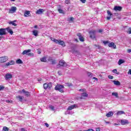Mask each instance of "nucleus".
I'll use <instances>...</instances> for the list:
<instances>
[{"label": "nucleus", "mask_w": 131, "mask_h": 131, "mask_svg": "<svg viewBox=\"0 0 131 131\" xmlns=\"http://www.w3.org/2000/svg\"><path fill=\"white\" fill-rule=\"evenodd\" d=\"M64 85L62 84H57L55 87V91H58V92H60V93H64Z\"/></svg>", "instance_id": "1"}, {"label": "nucleus", "mask_w": 131, "mask_h": 131, "mask_svg": "<svg viewBox=\"0 0 131 131\" xmlns=\"http://www.w3.org/2000/svg\"><path fill=\"white\" fill-rule=\"evenodd\" d=\"M6 31H7V32L9 33H13V31L10 28H7L6 29H0V33H7Z\"/></svg>", "instance_id": "2"}, {"label": "nucleus", "mask_w": 131, "mask_h": 131, "mask_svg": "<svg viewBox=\"0 0 131 131\" xmlns=\"http://www.w3.org/2000/svg\"><path fill=\"white\" fill-rule=\"evenodd\" d=\"M53 85H52L51 82H49V83H45L43 84V88L45 90H47L48 89H51Z\"/></svg>", "instance_id": "3"}, {"label": "nucleus", "mask_w": 131, "mask_h": 131, "mask_svg": "<svg viewBox=\"0 0 131 131\" xmlns=\"http://www.w3.org/2000/svg\"><path fill=\"white\" fill-rule=\"evenodd\" d=\"M54 40L56 43H58L62 47H65V43H64V41L61 40H57V39H54Z\"/></svg>", "instance_id": "4"}, {"label": "nucleus", "mask_w": 131, "mask_h": 131, "mask_svg": "<svg viewBox=\"0 0 131 131\" xmlns=\"http://www.w3.org/2000/svg\"><path fill=\"white\" fill-rule=\"evenodd\" d=\"M9 14H13V13H15L17 11V7H12L11 9H9Z\"/></svg>", "instance_id": "5"}, {"label": "nucleus", "mask_w": 131, "mask_h": 131, "mask_svg": "<svg viewBox=\"0 0 131 131\" xmlns=\"http://www.w3.org/2000/svg\"><path fill=\"white\" fill-rule=\"evenodd\" d=\"M7 56H3L0 57V63H5V62H7L8 61Z\"/></svg>", "instance_id": "6"}, {"label": "nucleus", "mask_w": 131, "mask_h": 131, "mask_svg": "<svg viewBox=\"0 0 131 131\" xmlns=\"http://www.w3.org/2000/svg\"><path fill=\"white\" fill-rule=\"evenodd\" d=\"M97 32H99V33H101L103 32V29H100L98 31L95 30H91L89 32V33H97Z\"/></svg>", "instance_id": "7"}, {"label": "nucleus", "mask_w": 131, "mask_h": 131, "mask_svg": "<svg viewBox=\"0 0 131 131\" xmlns=\"http://www.w3.org/2000/svg\"><path fill=\"white\" fill-rule=\"evenodd\" d=\"M60 66H63V67H67V63L63 60H61L59 62Z\"/></svg>", "instance_id": "8"}, {"label": "nucleus", "mask_w": 131, "mask_h": 131, "mask_svg": "<svg viewBox=\"0 0 131 131\" xmlns=\"http://www.w3.org/2000/svg\"><path fill=\"white\" fill-rule=\"evenodd\" d=\"M13 77V76L11 74L7 73L5 76V79L8 80V79H11Z\"/></svg>", "instance_id": "9"}, {"label": "nucleus", "mask_w": 131, "mask_h": 131, "mask_svg": "<svg viewBox=\"0 0 131 131\" xmlns=\"http://www.w3.org/2000/svg\"><path fill=\"white\" fill-rule=\"evenodd\" d=\"M76 107H77V105L76 104L71 105L68 107V110H69L70 111L72 110V109H74V108H76Z\"/></svg>", "instance_id": "10"}, {"label": "nucleus", "mask_w": 131, "mask_h": 131, "mask_svg": "<svg viewBox=\"0 0 131 131\" xmlns=\"http://www.w3.org/2000/svg\"><path fill=\"white\" fill-rule=\"evenodd\" d=\"M30 52H31V50L30 49L24 50L22 53V55H26V56H28V53H30Z\"/></svg>", "instance_id": "11"}, {"label": "nucleus", "mask_w": 131, "mask_h": 131, "mask_svg": "<svg viewBox=\"0 0 131 131\" xmlns=\"http://www.w3.org/2000/svg\"><path fill=\"white\" fill-rule=\"evenodd\" d=\"M23 93L25 95L26 97H29L30 96V93L25 90H23Z\"/></svg>", "instance_id": "12"}, {"label": "nucleus", "mask_w": 131, "mask_h": 131, "mask_svg": "<svg viewBox=\"0 0 131 131\" xmlns=\"http://www.w3.org/2000/svg\"><path fill=\"white\" fill-rule=\"evenodd\" d=\"M114 10L116 11V12H117V11H120L122 10V7L120 6H115Z\"/></svg>", "instance_id": "13"}, {"label": "nucleus", "mask_w": 131, "mask_h": 131, "mask_svg": "<svg viewBox=\"0 0 131 131\" xmlns=\"http://www.w3.org/2000/svg\"><path fill=\"white\" fill-rule=\"evenodd\" d=\"M108 46L110 48H113V49H116V45L114 42L108 43Z\"/></svg>", "instance_id": "14"}, {"label": "nucleus", "mask_w": 131, "mask_h": 131, "mask_svg": "<svg viewBox=\"0 0 131 131\" xmlns=\"http://www.w3.org/2000/svg\"><path fill=\"white\" fill-rule=\"evenodd\" d=\"M43 12H45V10L43 9H40L37 10V11L36 12V14L38 15H40Z\"/></svg>", "instance_id": "15"}, {"label": "nucleus", "mask_w": 131, "mask_h": 131, "mask_svg": "<svg viewBox=\"0 0 131 131\" xmlns=\"http://www.w3.org/2000/svg\"><path fill=\"white\" fill-rule=\"evenodd\" d=\"M77 36H78L79 39V40H80V41H84V37H83L82 36H81V34H78Z\"/></svg>", "instance_id": "16"}, {"label": "nucleus", "mask_w": 131, "mask_h": 131, "mask_svg": "<svg viewBox=\"0 0 131 131\" xmlns=\"http://www.w3.org/2000/svg\"><path fill=\"white\" fill-rule=\"evenodd\" d=\"M107 13L108 15L110 16H107L106 17V19H107V20H110V19H111V16H112L113 14H112V13H111V12H110V11H109V10H107Z\"/></svg>", "instance_id": "17"}, {"label": "nucleus", "mask_w": 131, "mask_h": 131, "mask_svg": "<svg viewBox=\"0 0 131 131\" xmlns=\"http://www.w3.org/2000/svg\"><path fill=\"white\" fill-rule=\"evenodd\" d=\"M15 64V61L11 60L9 62L6 63V66H10L11 65H14Z\"/></svg>", "instance_id": "18"}, {"label": "nucleus", "mask_w": 131, "mask_h": 131, "mask_svg": "<svg viewBox=\"0 0 131 131\" xmlns=\"http://www.w3.org/2000/svg\"><path fill=\"white\" fill-rule=\"evenodd\" d=\"M30 11H26L24 13L25 17H30L31 16Z\"/></svg>", "instance_id": "19"}, {"label": "nucleus", "mask_w": 131, "mask_h": 131, "mask_svg": "<svg viewBox=\"0 0 131 131\" xmlns=\"http://www.w3.org/2000/svg\"><path fill=\"white\" fill-rule=\"evenodd\" d=\"M121 123L122 124V125H124V124L128 123V121L126 120H122L121 121Z\"/></svg>", "instance_id": "20"}, {"label": "nucleus", "mask_w": 131, "mask_h": 131, "mask_svg": "<svg viewBox=\"0 0 131 131\" xmlns=\"http://www.w3.org/2000/svg\"><path fill=\"white\" fill-rule=\"evenodd\" d=\"M112 81L115 85H120V82L119 81L113 80Z\"/></svg>", "instance_id": "21"}, {"label": "nucleus", "mask_w": 131, "mask_h": 131, "mask_svg": "<svg viewBox=\"0 0 131 131\" xmlns=\"http://www.w3.org/2000/svg\"><path fill=\"white\" fill-rule=\"evenodd\" d=\"M81 97L82 99H83V98H88V93H82L81 95Z\"/></svg>", "instance_id": "22"}, {"label": "nucleus", "mask_w": 131, "mask_h": 131, "mask_svg": "<svg viewBox=\"0 0 131 131\" xmlns=\"http://www.w3.org/2000/svg\"><path fill=\"white\" fill-rule=\"evenodd\" d=\"M16 98H17V99H18V100L20 102H23V99H24V97L20 96H18L16 97Z\"/></svg>", "instance_id": "23"}, {"label": "nucleus", "mask_w": 131, "mask_h": 131, "mask_svg": "<svg viewBox=\"0 0 131 131\" xmlns=\"http://www.w3.org/2000/svg\"><path fill=\"white\" fill-rule=\"evenodd\" d=\"M113 115V113L112 112H109L108 113L106 114V116L107 117H110Z\"/></svg>", "instance_id": "24"}, {"label": "nucleus", "mask_w": 131, "mask_h": 131, "mask_svg": "<svg viewBox=\"0 0 131 131\" xmlns=\"http://www.w3.org/2000/svg\"><path fill=\"white\" fill-rule=\"evenodd\" d=\"M47 14L48 17H50L51 14H54V11H48L47 12Z\"/></svg>", "instance_id": "25"}, {"label": "nucleus", "mask_w": 131, "mask_h": 131, "mask_svg": "<svg viewBox=\"0 0 131 131\" xmlns=\"http://www.w3.org/2000/svg\"><path fill=\"white\" fill-rule=\"evenodd\" d=\"M112 72L113 73H115L116 74H117V75H119V74H120L119 72H117V69L113 70Z\"/></svg>", "instance_id": "26"}, {"label": "nucleus", "mask_w": 131, "mask_h": 131, "mask_svg": "<svg viewBox=\"0 0 131 131\" xmlns=\"http://www.w3.org/2000/svg\"><path fill=\"white\" fill-rule=\"evenodd\" d=\"M124 63V61L122 59H119L118 62V65H121V64H123Z\"/></svg>", "instance_id": "27"}, {"label": "nucleus", "mask_w": 131, "mask_h": 131, "mask_svg": "<svg viewBox=\"0 0 131 131\" xmlns=\"http://www.w3.org/2000/svg\"><path fill=\"white\" fill-rule=\"evenodd\" d=\"M121 114H125V113L123 111H118L117 113V115H121Z\"/></svg>", "instance_id": "28"}, {"label": "nucleus", "mask_w": 131, "mask_h": 131, "mask_svg": "<svg viewBox=\"0 0 131 131\" xmlns=\"http://www.w3.org/2000/svg\"><path fill=\"white\" fill-rule=\"evenodd\" d=\"M16 62V64H22L23 63V61L20 59H17Z\"/></svg>", "instance_id": "29"}, {"label": "nucleus", "mask_w": 131, "mask_h": 131, "mask_svg": "<svg viewBox=\"0 0 131 131\" xmlns=\"http://www.w3.org/2000/svg\"><path fill=\"white\" fill-rule=\"evenodd\" d=\"M15 22H16V20H14L13 21H10L9 24H12L13 26H17V25L16 23H15Z\"/></svg>", "instance_id": "30"}, {"label": "nucleus", "mask_w": 131, "mask_h": 131, "mask_svg": "<svg viewBox=\"0 0 131 131\" xmlns=\"http://www.w3.org/2000/svg\"><path fill=\"white\" fill-rule=\"evenodd\" d=\"M4 35H6V33H0V40L2 38H5V36Z\"/></svg>", "instance_id": "31"}, {"label": "nucleus", "mask_w": 131, "mask_h": 131, "mask_svg": "<svg viewBox=\"0 0 131 131\" xmlns=\"http://www.w3.org/2000/svg\"><path fill=\"white\" fill-rule=\"evenodd\" d=\"M73 54H75V55H79L80 54V52L78 51V50H74L73 52Z\"/></svg>", "instance_id": "32"}, {"label": "nucleus", "mask_w": 131, "mask_h": 131, "mask_svg": "<svg viewBox=\"0 0 131 131\" xmlns=\"http://www.w3.org/2000/svg\"><path fill=\"white\" fill-rule=\"evenodd\" d=\"M87 75H88V76L89 77H93V76H94L93 73H92L91 72H88L87 73Z\"/></svg>", "instance_id": "33"}, {"label": "nucleus", "mask_w": 131, "mask_h": 131, "mask_svg": "<svg viewBox=\"0 0 131 131\" xmlns=\"http://www.w3.org/2000/svg\"><path fill=\"white\" fill-rule=\"evenodd\" d=\"M58 11L59 13H60V14H65V13L64 12V11L62 9H58Z\"/></svg>", "instance_id": "34"}, {"label": "nucleus", "mask_w": 131, "mask_h": 131, "mask_svg": "<svg viewBox=\"0 0 131 131\" xmlns=\"http://www.w3.org/2000/svg\"><path fill=\"white\" fill-rule=\"evenodd\" d=\"M40 61L41 62H47V59L46 57H42L40 58Z\"/></svg>", "instance_id": "35"}, {"label": "nucleus", "mask_w": 131, "mask_h": 131, "mask_svg": "<svg viewBox=\"0 0 131 131\" xmlns=\"http://www.w3.org/2000/svg\"><path fill=\"white\" fill-rule=\"evenodd\" d=\"M49 108L51 110H52V111H55V107H54V106L53 105H50L49 106Z\"/></svg>", "instance_id": "36"}, {"label": "nucleus", "mask_w": 131, "mask_h": 131, "mask_svg": "<svg viewBox=\"0 0 131 131\" xmlns=\"http://www.w3.org/2000/svg\"><path fill=\"white\" fill-rule=\"evenodd\" d=\"M112 96H115L117 98H118V93L115 92L112 93Z\"/></svg>", "instance_id": "37"}, {"label": "nucleus", "mask_w": 131, "mask_h": 131, "mask_svg": "<svg viewBox=\"0 0 131 131\" xmlns=\"http://www.w3.org/2000/svg\"><path fill=\"white\" fill-rule=\"evenodd\" d=\"M3 130L4 131H9V129L8 128V127L5 126L3 127Z\"/></svg>", "instance_id": "38"}, {"label": "nucleus", "mask_w": 131, "mask_h": 131, "mask_svg": "<svg viewBox=\"0 0 131 131\" xmlns=\"http://www.w3.org/2000/svg\"><path fill=\"white\" fill-rule=\"evenodd\" d=\"M71 85H72L70 83H66L65 84L66 86H71Z\"/></svg>", "instance_id": "39"}, {"label": "nucleus", "mask_w": 131, "mask_h": 131, "mask_svg": "<svg viewBox=\"0 0 131 131\" xmlns=\"http://www.w3.org/2000/svg\"><path fill=\"white\" fill-rule=\"evenodd\" d=\"M103 43L104 46H107V45H109V42L108 41H104Z\"/></svg>", "instance_id": "40"}, {"label": "nucleus", "mask_w": 131, "mask_h": 131, "mask_svg": "<svg viewBox=\"0 0 131 131\" xmlns=\"http://www.w3.org/2000/svg\"><path fill=\"white\" fill-rule=\"evenodd\" d=\"M28 56L30 57H32L33 56V53H28Z\"/></svg>", "instance_id": "41"}, {"label": "nucleus", "mask_w": 131, "mask_h": 131, "mask_svg": "<svg viewBox=\"0 0 131 131\" xmlns=\"http://www.w3.org/2000/svg\"><path fill=\"white\" fill-rule=\"evenodd\" d=\"M65 3L67 5H69L70 4V0H66Z\"/></svg>", "instance_id": "42"}, {"label": "nucleus", "mask_w": 131, "mask_h": 131, "mask_svg": "<svg viewBox=\"0 0 131 131\" xmlns=\"http://www.w3.org/2000/svg\"><path fill=\"white\" fill-rule=\"evenodd\" d=\"M90 37L91 38H95V34L94 33L92 34L91 35H90Z\"/></svg>", "instance_id": "43"}, {"label": "nucleus", "mask_w": 131, "mask_h": 131, "mask_svg": "<svg viewBox=\"0 0 131 131\" xmlns=\"http://www.w3.org/2000/svg\"><path fill=\"white\" fill-rule=\"evenodd\" d=\"M108 77L109 79H113L114 77H113V76H111L110 75L108 76Z\"/></svg>", "instance_id": "44"}, {"label": "nucleus", "mask_w": 131, "mask_h": 131, "mask_svg": "<svg viewBox=\"0 0 131 131\" xmlns=\"http://www.w3.org/2000/svg\"><path fill=\"white\" fill-rule=\"evenodd\" d=\"M73 20H74V18H73V17H71V18L69 19V21H70V22H72V21H73Z\"/></svg>", "instance_id": "45"}, {"label": "nucleus", "mask_w": 131, "mask_h": 131, "mask_svg": "<svg viewBox=\"0 0 131 131\" xmlns=\"http://www.w3.org/2000/svg\"><path fill=\"white\" fill-rule=\"evenodd\" d=\"M51 63L53 64H56V60H52Z\"/></svg>", "instance_id": "46"}, {"label": "nucleus", "mask_w": 131, "mask_h": 131, "mask_svg": "<svg viewBox=\"0 0 131 131\" xmlns=\"http://www.w3.org/2000/svg\"><path fill=\"white\" fill-rule=\"evenodd\" d=\"M5 89V87L4 86L0 85V91H2V90H4Z\"/></svg>", "instance_id": "47"}, {"label": "nucleus", "mask_w": 131, "mask_h": 131, "mask_svg": "<svg viewBox=\"0 0 131 131\" xmlns=\"http://www.w3.org/2000/svg\"><path fill=\"white\" fill-rule=\"evenodd\" d=\"M94 46L97 49H100V46L97 45H95Z\"/></svg>", "instance_id": "48"}, {"label": "nucleus", "mask_w": 131, "mask_h": 131, "mask_svg": "<svg viewBox=\"0 0 131 131\" xmlns=\"http://www.w3.org/2000/svg\"><path fill=\"white\" fill-rule=\"evenodd\" d=\"M33 35H34V36H38V33H33Z\"/></svg>", "instance_id": "49"}, {"label": "nucleus", "mask_w": 131, "mask_h": 131, "mask_svg": "<svg viewBox=\"0 0 131 131\" xmlns=\"http://www.w3.org/2000/svg\"><path fill=\"white\" fill-rule=\"evenodd\" d=\"M80 2H81V3L83 4H85V2H86V0H80Z\"/></svg>", "instance_id": "50"}, {"label": "nucleus", "mask_w": 131, "mask_h": 131, "mask_svg": "<svg viewBox=\"0 0 131 131\" xmlns=\"http://www.w3.org/2000/svg\"><path fill=\"white\" fill-rule=\"evenodd\" d=\"M45 125H46V127H49V125L48 124V123H45Z\"/></svg>", "instance_id": "51"}, {"label": "nucleus", "mask_w": 131, "mask_h": 131, "mask_svg": "<svg viewBox=\"0 0 131 131\" xmlns=\"http://www.w3.org/2000/svg\"><path fill=\"white\" fill-rule=\"evenodd\" d=\"M33 33H37V30H34L33 31Z\"/></svg>", "instance_id": "52"}, {"label": "nucleus", "mask_w": 131, "mask_h": 131, "mask_svg": "<svg viewBox=\"0 0 131 131\" xmlns=\"http://www.w3.org/2000/svg\"><path fill=\"white\" fill-rule=\"evenodd\" d=\"M92 79H95L96 81H98V78H97L95 77H93Z\"/></svg>", "instance_id": "53"}, {"label": "nucleus", "mask_w": 131, "mask_h": 131, "mask_svg": "<svg viewBox=\"0 0 131 131\" xmlns=\"http://www.w3.org/2000/svg\"><path fill=\"white\" fill-rule=\"evenodd\" d=\"M58 73L59 75H62V73L60 71H59L58 72Z\"/></svg>", "instance_id": "54"}, {"label": "nucleus", "mask_w": 131, "mask_h": 131, "mask_svg": "<svg viewBox=\"0 0 131 131\" xmlns=\"http://www.w3.org/2000/svg\"><path fill=\"white\" fill-rule=\"evenodd\" d=\"M7 103H12V101H10L9 100H6Z\"/></svg>", "instance_id": "55"}, {"label": "nucleus", "mask_w": 131, "mask_h": 131, "mask_svg": "<svg viewBox=\"0 0 131 131\" xmlns=\"http://www.w3.org/2000/svg\"><path fill=\"white\" fill-rule=\"evenodd\" d=\"M51 38V40H52V41H54V42H55V40H54L56 39L55 38H52V37H51V38Z\"/></svg>", "instance_id": "56"}, {"label": "nucleus", "mask_w": 131, "mask_h": 131, "mask_svg": "<svg viewBox=\"0 0 131 131\" xmlns=\"http://www.w3.org/2000/svg\"><path fill=\"white\" fill-rule=\"evenodd\" d=\"M128 33H131V28L128 29Z\"/></svg>", "instance_id": "57"}, {"label": "nucleus", "mask_w": 131, "mask_h": 131, "mask_svg": "<svg viewBox=\"0 0 131 131\" xmlns=\"http://www.w3.org/2000/svg\"><path fill=\"white\" fill-rule=\"evenodd\" d=\"M21 131H27V130H26L25 128H21Z\"/></svg>", "instance_id": "58"}, {"label": "nucleus", "mask_w": 131, "mask_h": 131, "mask_svg": "<svg viewBox=\"0 0 131 131\" xmlns=\"http://www.w3.org/2000/svg\"><path fill=\"white\" fill-rule=\"evenodd\" d=\"M128 74H130L131 75V69H129L128 72Z\"/></svg>", "instance_id": "59"}, {"label": "nucleus", "mask_w": 131, "mask_h": 131, "mask_svg": "<svg viewBox=\"0 0 131 131\" xmlns=\"http://www.w3.org/2000/svg\"><path fill=\"white\" fill-rule=\"evenodd\" d=\"M23 93V90L21 91H18V94H22Z\"/></svg>", "instance_id": "60"}, {"label": "nucleus", "mask_w": 131, "mask_h": 131, "mask_svg": "<svg viewBox=\"0 0 131 131\" xmlns=\"http://www.w3.org/2000/svg\"><path fill=\"white\" fill-rule=\"evenodd\" d=\"M127 53H131V49H128Z\"/></svg>", "instance_id": "61"}, {"label": "nucleus", "mask_w": 131, "mask_h": 131, "mask_svg": "<svg viewBox=\"0 0 131 131\" xmlns=\"http://www.w3.org/2000/svg\"><path fill=\"white\" fill-rule=\"evenodd\" d=\"M38 26H34V28H35L36 29H37V28H38Z\"/></svg>", "instance_id": "62"}, {"label": "nucleus", "mask_w": 131, "mask_h": 131, "mask_svg": "<svg viewBox=\"0 0 131 131\" xmlns=\"http://www.w3.org/2000/svg\"><path fill=\"white\" fill-rule=\"evenodd\" d=\"M88 131H94V129H89Z\"/></svg>", "instance_id": "63"}, {"label": "nucleus", "mask_w": 131, "mask_h": 131, "mask_svg": "<svg viewBox=\"0 0 131 131\" xmlns=\"http://www.w3.org/2000/svg\"><path fill=\"white\" fill-rule=\"evenodd\" d=\"M38 81H41V78L38 79Z\"/></svg>", "instance_id": "64"}]
</instances>
